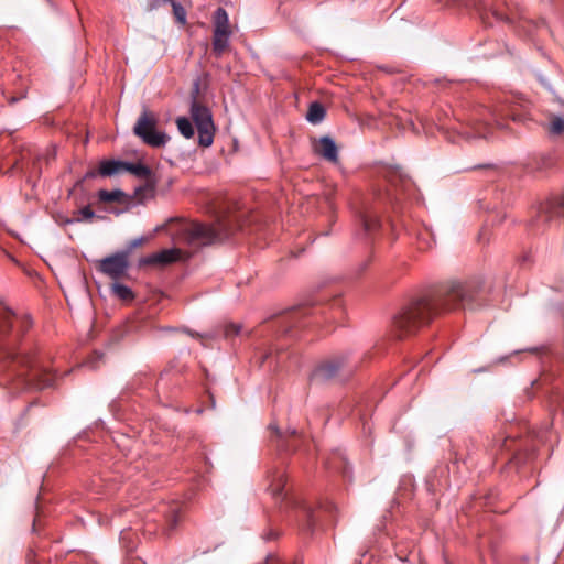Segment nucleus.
<instances>
[{"label": "nucleus", "instance_id": "obj_1", "mask_svg": "<svg viewBox=\"0 0 564 564\" xmlns=\"http://www.w3.org/2000/svg\"><path fill=\"white\" fill-rule=\"evenodd\" d=\"M480 284L476 281L449 282L411 301L394 317L393 332L399 338L411 336L444 312L475 308Z\"/></svg>", "mask_w": 564, "mask_h": 564}, {"label": "nucleus", "instance_id": "obj_2", "mask_svg": "<svg viewBox=\"0 0 564 564\" xmlns=\"http://www.w3.org/2000/svg\"><path fill=\"white\" fill-rule=\"evenodd\" d=\"M32 326L30 315L15 314L7 303L0 301V364L4 371V384L15 391L30 388L42 389L41 368L25 349H18L20 337Z\"/></svg>", "mask_w": 564, "mask_h": 564}, {"label": "nucleus", "instance_id": "obj_3", "mask_svg": "<svg viewBox=\"0 0 564 564\" xmlns=\"http://www.w3.org/2000/svg\"><path fill=\"white\" fill-rule=\"evenodd\" d=\"M185 231V239L192 245H210L215 241L227 238L232 229L225 220L218 219L214 225L198 223L182 226Z\"/></svg>", "mask_w": 564, "mask_h": 564}, {"label": "nucleus", "instance_id": "obj_4", "mask_svg": "<svg viewBox=\"0 0 564 564\" xmlns=\"http://www.w3.org/2000/svg\"><path fill=\"white\" fill-rule=\"evenodd\" d=\"M356 364L347 355H337L321 362L313 371L312 378L318 382L344 379L352 373Z\"/></svg>", "mask_w": 564, "mask_h": 564}, {"label": "nucleus", "instance_id": "obj_5", "mask_svg": "<svg viewBox=\"0 0 564 564\" xmlns=\"http://www.w3.org/2000/svg\"><path fill=\"white\" fill-rule=\"evenodd\" d=\"M158 118L156 116L144 109L137 120L133 128V132L138 135L145 144L153 148H161L166 144L169 137L158 131L156 128Z\"/></svg>", "mask_w": 564, "mask_h": 564}, {"label": "nucleus", "instance_id": "obj_6", "mask_svg": "<svg viewBox=\"0 0 564 564\" xmlns=\"http://www.w3.org/2000/svg\"><path fill=\"white\" fill-rule=\"evenodd\" d=\"M191 116L197 128L199 145L210 147L216 131L210 109L194 97L191 104Z\"/></svg>", "mask_w": 564, "mask_h": 564}, {"label": "nucleus", "instance_id": "obj_7", "mask_svg": "<svg viewBox=\"0 0 564 564\" xmlns=\"http://www.w3.org/2000/svg\"><path fill=\"white\" fill-rule=\"evenodd\" d=\"M213 53L220 57L230 45V36L232 34L228 13L224 8H218L213 17Z\"/></svg>", "mask_w": 564, "mask_h": 564}, {"label": "nucleus", "instance_id": "obj_8", "mask_svg": "<svg viewBox=\"0 0 564 564\" xmlns=\"http://www.w3.org/2000/svg\"><path fill=\"white\" fill-rule=\"evenodd\" d=\"M560 217H564V193L542 203L535 218L531 220V226L539 228L540 224L549 223Z\"/></svg>", "mask_w": 564, "mask_h": 564}, {"label": "nucleus", "instance_id": "obj_9", "mask_svg": "<svg viewBox=\"0 0 564 564\" xmlns=\"http://www.w3.org/2000/svg\"><path fill=\"white\" fill-rule=\"evenodd\" d=\"M129 268L128 251L117 252L99 261L98 269L112 280L123 278Z\"/></svg>", "mask_w": 564, "mask_h": 564}, {"label": "nucleus", "instance_id": "obj_10", "mask_svg": "<svg viewBox=\"0 0 564 564\" xmlns=\"http://www.w3.org/2000/svg\"><path fill=\"white\" fill-rule=\"evenodd\" d=\"M123 172H129V173L135 175L137 177L143 178L147 181V184L143 187H140L137 189V192H135L137 195H140V193L142 191L148 192L151 195H153L155 184L153 181L152 171L149 166H147L143 163L124 162Z\"/></svg>", "mask_w": 564, "mask_h": 564}, {"label": "nucleus", "instance_id": "obj_11", "mask_svg": "<svg viewBox=\"0 0 564 564\" xmlns=\"http://www.w3.org/2000/svg\"><path fill=\"white\" fill-rule=\"evenodd\" d=\"M180 258H181L180 249H176V248L163 249L159 252H155V253H152V254H149V256L142 258L140 263L147 264V265H156V264L166 265V264L176 262L177 260H180Z\"/></svg>", "mask_w": 564, "mask_h": 564}, {"label": "nucleus", "instance_id": "obj_12", "mask_svg": "<svg viewBox=\"0 0 564 564\" xmlns=\"http://www.w3.org/2000/svg\"><path fill=\"white\" fill-rule=\"evenodd\" d=\"M290 503L293 506L295 510V517L301 525L306 531H313L315 524V513L314 510L304 501L291 499Z\"/></svg>", "mask_w": 564, "mask_h": 564}, {"label": "nucleus", "instance_id": "obj_13", "mask_svg": "<svg viewBox=\"0 0 564 564\" xmlns=\"http://www.w3.org/2000/svg\"><path fill=\"white\" fill-rule=\"evenodd\" d=\"M314 151L332 163L338 161V148L330 137H322L318 140V144L315 145Z\"/></svg>", "mask_w": 564, "mask_h": 564}, {"label": "nucleus", "instance_id": "obj_14", "mask_svg": "<svg viewBox=\"0 0 564 564\" xmlns=\"http://www.w3.org/2000/svg\"><path fill=\"white\" fill-rule=\"evenodd\" d=\"M285 485L286 476L283 470L278 469L270 475L269 490L271 491L274 498L281 500L288 498V492H284Z\"/></svg>", "mask_w": 564, "mask_h": 564}, {"label": "nucleus", "instance_id": "obj_15", "mask_svg": "<svg viewBox=\"0 0 564 564\" xmlns=\"http://www.w3.org/2000/svg\"><path fill=\"white\" fill-rule=\"evenodd\" d=\"M359 220L365 234H371L380 227V219L372 208L365 206L359 212Z\"/></svg>", "mask_w": 564, "mask_h": 564}, {"label": "nucleus", "instance_id": "obj_16", "mask_svg": "<svg viewBox=\"0 0 564 564\" xmlns=\"http://www.w3.org/2000/svg\"><path fill=\"white\" fill-rule=\"evenodd\" d=\"M124 170V161L120 160H104L99 163L98 174L104 177H109Z\"/></svg>", "mask_w": 564, "mask_h": 564}, {"label": "nucleus", "instance_id": "obj_17", "mask_svg": "<svg viewBox=\"0 0 564 564\" xmlns=\"http://www.w3.org/2000/svg\"><path fill=\"white\" fill-rule=\"evenodd\" d=\"M326 116L325 107L318 102L314 101L310 104L307 113H306V120L311 122L312 124H318L321 123Z\"/></svg>", "mask_w": 564, "mask_h": 564}, {"label": "nucleus", "instance_id": "obj_18", "mask_svg": "<svg viewBox=\"0 0 564 564\" xmlns=\"http://www.w3.org/2000/svg\"><path fill=\"white\" fill-rule=\"evenodd\" d=\"M163 2L170 3L173 10V15L176 22L184 26L187 23V13L184 7L176 0H162Z\"/></svg>", "mask_w": 564, "mask_h": 564}, {"label": "nucleus", "instance_id": "obj_19", "mask_svg": "<svg viewBox=\"0 0 564 564\" xmlns=\"http://www.w3.org/2000/svg\"><path fill=\"white\" fill-rule=\"evenodd\" d=\"M176 126L180 133L186 139H191L195 133L191 120L186 117H178L176 119Z\"/></svg>", "mask_w": 564, "mask_h": 564}, {"label": "nucleus", "instance_id": "obj_20", "mask_svg": "<svg viewBox=\"0 0 564 564\" xmlns=\"http://www.w3.org/2000/svg\"><path fill=\"white\" fill-rule=\"evenodd\" d=\"M124 196V193L120 189L115 191H106L100 189L98 192V197L101 202L110 203V202H120Z\"/></svg>", "mask_w": 564, "mask_h": 564}, {"label": "nucleus", "instance_id": "obj_21", "mask_svg": "<svg viewBox=\"0 0 564 564\" xmlns=\"http://www.w3.org/2000/svg\"><path fill=\"white\" fill-rule=\"evenodd\" d=\"M549 132L553 135H560L564 132V119L560 116L551 118Z\"/></svg>", "mask_w": 564, "mask_h": 564}, {"label": "nucleus", "instance_id": "obj_22", "mask_svg": "<svg viewBox=\"0 0 564 564\" xmlns=\"http://www.w3.org/2000/svg\"><path fill=\"white\" fill-rule=\"evenodd\" d=\"M112 288H113L116 295L118 297H120L121 300L128 301V300L133 299V293H132L131 289L128 288L127 285H123L120 283H115Z\"/></svg>", "mask_w": 564, "mask_h": 564}, {"label": "nucleus", "instance_id": "obj_23", "mask_svg": "<svg viewBox=\"0 0 564 564\" xmlns=\"http://www.w3.org/2000/svg\"><path fill=\"white\" fill-rule=\"evenodd\" d=\"M178 520H180L178 510L176 507H172L170 509L169 514L166 516L167 529L173 530L176 527Z\"/></svg>", "mask_w": 564, "mask_h": 564}, {"label": "nucleus", "instance_id": "obj_24", "mask_svg": "<svg viewBox=\"0 0 564 564\" xmlns=\"http://www.w3.org/2000/svg\"><path fill=\"white\" fill-rule=\"evenodd\" d=\"M490 122L477 123L474 126V137L487 138V128Z\"/></svg>", "mask_w": 564, "mask_h": 564}, {"label": "nucleus", "instance_id": "obj_25", "mask_svg": "<svg viewBox=\"0 0 564 564\" xmlns=\"http://www.w3.org/2000/svg\"><path fill=\"white\" fill-rule=\"evenodd\" d=\"M78 214L82 216V218H77L78 221L86 219L90 220L95 217V212L91 209L90 206H85L78 210Z\"/></svg>", "mask_w": 564, "mask_h": 564}, {"label": "nucleus", "instance_id": "obj_26", "mask_svg": "<svg viewBox=\"0 0 564 564\" xmlns=\"http://www.w3.org/2000/svg\"><path fill=\"white\" fill-rule=\"evenodd\" d=\"M241 330V326L237 324H230L226 327L225 334L226 336H236L239 335Z\"/></svg>", "mask_w": 564, "mask_h": 564}, {"label": "nucleus", "instance_id": "obj_27", "mask_svg": "<svg viewBox=\"0 0 564 564\" xmlns=\"http://www.w3.org/2000/svg\"><path fill=\"white\" fill-rule=\"evenodd\" d=\"M160 1H161V0H150V1L148 2V10H149V11H153V10L158 9V8H159V4H160Z\"/></svg>", "mask_w": 564, "mask_h": 564}, {"label": "nucleus", "instance_id": "obj_28", "mask_svg": "<svg viewBox=\"0 0 564 564\" xmlns=\"http://www.w3.org/2000/svg\"><path fill=\"white\" fill-rule=\"evenodd\" d=\"M143 238H137V239H133L131 242H130V248H137L139 246H141L143 243Z\"/></svg>", "mask_w": 564, "mask_h": 564}, {"label": "nucleus", "instance_id": "obj_29", "mask_svg": "<svg viewBox=\"0 0 564 564\" xmlns=\"http://www.w3.org/2000/svg\"><path fill=\"white\" fill-rule=\"evenodd\" d=\"M491 120L495 124H497L498 127H502V123L500 122L498 116L496 113H492L491 115Z\"/></svg>", "mask_w": 564, "mask_h": 564}, {"label": "nucleus", "instance_id": "obj_30", "mask_svg": "<svg viewBox=\"0 0 564 564\" xmlns=\"http://www.w3.org/2000/svg\"><path fill=\"white\" fill-rule=\"evenodd\" d=\"M494 15L498 19V20H503L505 19V15L498 11H494Z\"/></svg>", "mask_w": 564, "mask_h": 564}, {"label": "nucleus", "instance_id": "obj_31", "mask_svg": "<svg viewBox=\"0 0 564 564\" xmlns=\"http://www.w3.org/2000/svg\"><path fill=\"white\" fill-rule=\"evenodd\" d=\"M97 173L94 172V171H89L86 173L85 177L88 178V177H94Z\"/></svg>", "mask_w": 564, "mask_h": 564}, {"label": "nucleus", "instance_id": "obj_32", "mask_svg": "<svg viewBox=\"0 0 564 564\" xmlns=\"http://www.w3.org/2000/svg\"><path fill=\"white\" fill-rule=\"evenodd\" d=\"M274 538H275V534H274L273 532H270V533L265 536V539H267V540H272V539H274Z\"/></svg>", "mask_w": 564, "mask_h": 564}, {"label": "nucleus", "instance_id": "obj_33", "mask_svg": "<svg viewBox=\"0 0 564 564\" xmlns=\"http://www.w3.org/2000/svg\"><path fill=\"white\" fill-rule=\"evenodd\" d=\"M326 464H327V467H328V468H338L337 466H335V465H334L333 463H330V462H327Z\"/></svg>", "mask_w": 564, "mask_h": 564}, {"label": "nucleus", "instance_id": "obj_34", "mask_svg": "<svg viewBox=\"0 0 564 564\" xmlns=\"http://www.w3.org/2000/svg\"><path fill=\"white\" fill-rule=\"evenodd\" d=\"M528 351L538 352V348H531V349H528Z\"/></svg>", "mask_w": 564, "mask_h": 564}, {"label": "nucleus", "instance_id": "obj_35", "mask_svg": "<svg viewBox=\"0 0 564 564\" xmlns=\"http://www.w3.org/2000/svg\"><path fill=\"white\" fill-rule=\"evenodd\" d=\"M281 359H282V356H281V355H279V356H278V362H280V360H281Z\"/></svg>", "mask_w": 564, "mask_h": 564}]
</instances>
